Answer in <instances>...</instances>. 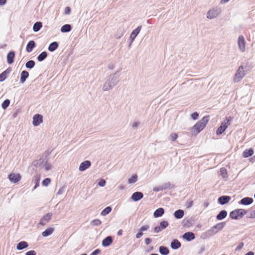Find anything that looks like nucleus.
<instances>
[{
    "label": "nucleus",
    "mask_w": 255,
    "mask_h": 255,
    "mask_svg": "<svg viewBox=\"0 0 255 255\" xmlns=\"http://www.w3.org/2000/svg\"><path fill=\"white\" fill-rule=\"evenodd\" d=\"M226 225V222H220L213 226L211 229L204 232L201 236L202 239H207L222 231Z\"/></svg>",
    "instance_id": "obj_1"
},
{
    "label": "nucleus",
    "mask_w": 255,
    "mask_h": 255,
    "mask_svg": "<svg viewBox=\"0 0 255 255\" xmlns=\"http://www.w3.org/2000/svg\"><path fill=\"white\" fill-rule=\"evenodd\" d=\"M119 74L118 71H117L113 74H111L103 86V90L108 91L112 89L119 83Z\"/></svg>",
    "instance_id": "obj_2"
},
{
    "label": "nucleus",
    "mask_w": 255,
    "mask_h": 255,
    "mask_svg": "<svg viewBox=\"0 0 255 255\" xmlns=\"http://www.w3.org/2000/svg\"><path fill=\"white\" fill-rule=\"evenodd\" d=\"M209 119V115H206L197 122L192 127V134L196 135L200 133L206 127Z\"/></svg>",
    "instance_id": "obj_3"
},
{
    "label": "nucleus",
    "mask_w": 255,
    "mask_h": 255,
    "mask_svg": "<svg viewBox=\"0 0 255 255\" xmlns=\"http://www.w3.org/2000/svg\"><path fill=\"white\" fill-rule=\"evenodd\" d=\"M247 213V210L244 209H236L232 211L229 214V217L233 220H239L242 218Z\"/></svg>",
    "instance_id": "obj_4"
},
{
    "label": "nucleus",
    "mask_w": 255,
    "mask_h": 255,
    "mask_svg": "<svg viewBox=\"0 0 255 255\" xmlns=\"http://www.w3.org/2000/svg\"><path fill=\"white\" fill-rule=\"evenodd\" d=\"M244 66L241 65L238 68L234 77V81L237 82L242 79L246 75L245 71H244Z\"/></svg>",
    "instance_id": "obj_5"
},
{
    "label": "nucleus",
    "mask_w": 255,
    "mask_h": 255,
    "mask_svg": "<svg viewBox=\"0 0 255 255\" xmlns=\"http://www.w3.org/2000/svg\"><path fill=\"white\" fill-rule=\"evenodd\" d=\"M175 187L174 185L170 182H167L163 185L159 186H156L153 188V191L154 192H159L166 189H171Z\"/></svg>",
    "instance_id": "obj_6"
},
{
    "label": "nucleus",
    "mask_w": 255,
    "mask_h": 255,
    "mask_svg": "<svg viewBox=\"0 0 255 255\" xmlns=\"http://www.w3.org/2000/svg\"><path fill=\"white\" fill-rule=\"evenodd\" d=\"M220 12V8L215 7L208 11L207 14V17L210 19L216 18L219 15Z\"/></svg>",
    "instance_id": "obj_7"
},
{
    "label": "nucleus",
    "mask_w": 255,
    "mask_h": 255,
    "mask_svg": "<svg viewBox=\"0 0 255 255\" xmlns=\"http://www.w3.org/2000/svg\"><path fill=\"white\" fill-rule=\"evenodd\" d=\"M169 225V223L167 221L163 220L159 223L158 226H155L153 228V231L155 233H158L163 230L166 229Z\"/></svg>",
    "instance_id": "obj_8"
},
{
    "label": "nucleus",
    "mask_w": 255,
    "mask_h": 255,
    "mask_svg": "<svg viewBox=\"0 0 255 255\" xmlns=\"http://www.w3.org/2000/svg\"><path fill=\"white\" fill-rule=\"evenodd\" d=\"M21 176L19 173H11L7 176V178L10 182L17 183L21 179Z\"/></svg>",
    "instance_id": "obj_9"
},
{
    "label": "nucleus",
    "mask_w": 255,
    "mask_h": 255,
    "mask_svg": "<svg viewBox=\"0 0 255 255\" xmlns=\"http://www.w3.org/2000/svg\"><path fill=\"white\" fill-rule=\"evenodd\" d=\"M43 122V116L42 115L36 114L33 117L32 124L34 127L39 126Z\"/></svg>",
    "instance_id": "obj_10"
},
{
    "label": "nucleus",
    "mask_w": 255,
    "mask_h": 255,
    "mask_svg": "<svg viewBox=\"0 0 255 255\" xmlns=\"http://www.w3.org/2000/svg\"><path fill=\"white\" fill-rule=\"evenodd\" d=\"M238 44L239 49L242 52H244L246 49V42L244 37L243 35H240L238 39Z\"/></svg>",
    "instance_id": "obj_11"
},
{
    "label": "nucleus",
    "mask_w": 255,
    "mask_h": 255,
    "mask_svg": "<svg viewBox=\"0 0 255 255\" xmlns=\"http://www.w3.org/2000/svg\"><path fill=\"white\" fill-rule=\"evenodd\" d=\"M231 199V197L228 195H222L218 199V203L221 205L228 204Z\"/></svg>",
    "instance_id": "obj_12"
},
{
    "label": "nucleus",
    "mask_w": 255,
    "mask_h": 255,
    "mask_svg": "<svg viewBox=\"0 0 255 255\" xmlns=\"http://www.w3.org/2000/svg\"><path fill=\"white\" fill-rule=\"evenodd\" d=\"M52 214L51 213H48L43 216L40 219L39 224L41 226L45 225L51 219Z\"/></svg>",
    "instance_id": "obj_13"
},
{
    "label": "nucleus",
    "mask_w": 255,
    "mask_h": 255,
    "mask_svg": "<svg viewBox=\"0 0 255 255\" xmlns=\"http://www.w3.org/2000/svg\"><path fill=\"white\" fill-rule=\"evenodd\" d=\"M143 197V194L141 192L136 191L134 192L130 199L134 202H137Z\"/></svg>",
    "instance_id": "obj_14"
},
{
    "label": "nucleus",
    "mask_w": 255,
    "mask_h": 255,
    "mask_svg": "<svg viewBox=\"0 0 255 255\" xmlns=\"http://www.w3.org/2000/svg\"><path fill=\"white\" fill-rule=\"evenodd\" d=\"M182 238L187 242H191L195 239V236L193 232H187L182 235Z\"/></svg>",
    "instance_id": "obj_15"
},
{
    "label": "nucleus",
    "mask_w": 255,
    "mask_h": 255,
    "mask_svg": "<svg viewBox=\"0 0 255 255\" xmlns=\"http://www.w3.org/2000/svg\"><path fill=\"white\" fill-rule=\"evenodd\" d=\"M15 52L13 50H10L6 55L7 62L8 64H12L14 62Z\"/></svg>",
    "instance_id": "obj_16"
},
{
    "label": "nucleus",
    "mask_w": 255,
    "mask_h": 255,
    "mask_svg": "<svg viewBox=\"0 0 255 255\" xmlns=\"http://www.w3.org/2000/svg\"><path fill=\"white\" fill-rule=\"evenodd\" d=\"M254 202V200L252 197H246L242 198L239 202V204L243 205H249L252 204Z\"/></svg>",
    "instance_id": "obj_17"
},
{
    "label": "nucleus",
    "mask_w": 255,
    "mask_h": 255,
    "mask_svg": "<svg viewBox=\"0 0 255 255\" xmlns=\"http://www.w3.org/2000/svg\"><path fill=\"white\" fill-rule=\"evenodd\" d=\"M181 244L177 239H173L170 243V248L174 250H176L180 248Z\"/></svg>",
    "instance_id": "obj_18"
},
{
    "label": "nucleus",
    "mask_w": 255,
    "mask_h": 255,
    "mask_svg": "<svg viewBox=\"0 0 255 255\" xmlns=\"http://www.w3.org/2000/svg\"><path fill=\"white\" fill-rule=\"evenodd\" d=\"M113 242V239L112 237L108 236L103 240L102 245L104 247H108L112 244Z\"/></svg>",
    "instance_id": "obj_19"
},
{
    "label": "nucleus",
    "mask_w": 255,
    "mask_h": 255,
    "mask_svg": "<svg viewBox=\"0 0 255 255\" xmlns=\"http://www.w3.org/2000/svg\"><path fill=\"white\" fill-rule=\"evenodd\" d=\"M91 165V163L89 160H85L82 162L79 167V170L80 171H84L89 168Z\"/></svg>",
    "instance_id": "obj_20"
},
{
    "label": "nucleus",
    "mask_w": 255,
    "mask_h": 255,
    "mask_svg": "<svg viewBox=\"0 0 255 255\" xmlns=\"http://www.w3.org/2000/svg\"><path fill=\"white\" fill-rule=\"evenodd\" d=\"M11 71L10 67L7 68L6 70L0 74V82L4 81L8 76Z\"/></svg>",
    "instance_id": "obj_21"
},
{
    "label": "nucleus",
    "mask_w": 255,
    "mask_h": 255,
    "mask_svg": "<svg viewBox=\"0 0 255 255\" xmlns=\"http://www.w3.org/2000/svg\"><path fill=\"white\" fill-rule=\"evenodd\" d=\"M141 28L142 25H139L137 26L135 29L133 30L130 34L129 39H131V40H134L136 37L139 33Z\"/></svg>",
    "instance_id": "obj_22"
},
{
    "label": "nucleus",
    "mask_w": 255,
    "mask_h": 255,
    "mask_svg": "<svg viewBox=\"0 0 255 255\" xmlns=\"http://www.w3.org/2000/svg\"><path fill=\"white\" fill-rule=\"evenodd\" d=\"M165 213L164 208L160 207L156 209L153 213V217L155 218L162 217Z\"/></svg>",
    "instance_id": "obj_23"
},
{
    "label": "nucleus",
    "mask_w": 255,
    "mask_h": 255,
    "mask_svg": "<svg viewBox=\"0 0 255 255\" xmlns=\"http://www.w3.org/2000/svg\"><path fill=\"white\" fill-rule=\"evenodd\" d=\"M36 47V43L33 40H30L27 44L26 46V51L30 53Z\"/></svg>",
    "instance_id": "obj_24"
},
{
    "label": "nucleus",
    "mask_w": 255,
    "mask_h": 255,
    "mask_svg": "<svg viewBox=\"0 0 255 255\" xmlns=\"http://www.w3.org/2000/svg\"><path fill=\"white\" fill-rule=\"evenodd\" d=\"M228 212L225 210H222L216 216V219L218 221H221L226 218L227 216Z\"/></svg>",
    "instance_id": "obj_25"
},
{
    "label": "nucleus",
    "mask_w": 255,
    "mask_h": 255,
    "mask_svg": "<svg viewBox=\"0 0 255 255\" xmlns=\"http://www.w3.org/2000/svg\"><path fill=\"white\" fill-rule=\"evenodd\" d=\"M28 77L29 73L26 70L22 71L20 73V83L23 84Z\"/></svg>",
    "instance_id": "obj_26"
},
{
    "label": "nucleus",
    "mask_w": 255,
    "mask_h": 255,
    "mask_svg": "<svg viewBox=\"0 0 255 255\" xmlns=\"http://www.w3.org/2000/svg\"><path fill=\"white\" fill-rule=\"evenodd\" d=\"M28 247V244L25 241H21L17 245L16 248L18 251L22 250Z\"/></svg>",
    "instance_id": "obj_27"
},
{
    "label": "nucleus",
    "mask_w": 255,
    "mask_h": 255,
    "mask_svg": "<svg viewBox=\"0 0 255 255\" xmlns=\"http://www.w3.org/2000/svg\"><path fill=\"white\" fill-rule=\"evenodd\" d=\"M174 217L177 219L182 218L184 215V211L182 209H178L173 213Z\"/></svg>",
    "instance_id": "obj_28"
},
{
    "label": "nucleus",
    "mask_w": 255,
    "mask_h": 255,
    "mask_svg": "<svg viewBox=\"0 0 255 255\" xmlns=\"http://www.w3.org/2000/svg\"><path fill=\"white\" fill-rule=\"evenodd\" d=\"M254 153V149L252 148L246 149L243 151V156L244 158L249 157L253 155Z\"/></svg>",
    "instance_id": "obj_29"
},
{
    "label": "nucleus",
    "mask_w": 255,
    "mask_h": 255,
    "mask_svg": "<svg viewBox=\"0 0 255 255\" xmlns=\"http://www.w3.org/2000/svg\"><path fill=\"white\" fill-rule=\"evenodd\" d=\"M59 46V43L57 41L51 42L48 46V50L50 52H53L56 50Z\"/></svg>",
    "instance_id": "obj_30"
},
{
    "label": "nucleus",
    "mask_w": 255,
    "mask_h": 255,
    "mask_svg": "<svg viewBox=\"0 0 255 255\" xmlns=\"http://www.w3.org/2000/svg\"><path fill=\"white\" fill-rule=\"evenodd\" d=\"M159 252L162 255H168L169 254V250L167 247L161 246L159 248Z\"/></svg>",
    "instance_id": "obj_31"
},
{
    "label": "nucleus",
    "mask_w": 255,
    "mask_h": 255,
    "mask_svg": "<svg viewBox=\"0 0 255 255\" xmlns=\"http://www.w3.org/2000/svg\"><path fill=\"white\" fill-rule=\"evenodd\" d=\"M72 30V26L69 24L63 25L60 29V31L62 33H67Z\"/></svg>",
    "instance_id": "obj_32"
},
{
    "label": "nucleus",
    "mask_w": 255,
    "mask_h": 255,
    "mask_svg": "<svg viewBox=\"0 0 255 255\" xmlns=\"http://www.w3.org/2000/svg\"><path fill=\"white\" fill-rule=\"evenodd\" d=\"M226 126L223 125L221 123V125L218 127V128L216 130V134L217 135H221L222 134L227 128Z\"/></svg>",
    "instance_id": "obj_33"
},
{
    "label": "nucleus",
    "mask_w": 255,
    "mask_h": 255,
    "mask_svg": "<svg viewBox=\"0 0 255 255\" xmlns=\"http://www.w3.org/2000/svg\"><path fill=\"white\" fill-rule=\"evenodd\" d=\"M54 231V229L53 228H48L42 233V236L44 237H48L51 235L53 233Z\"/></svg>",
    "instance_id": "obj_34"
},
{
    "label": "nucleus",
    "mask_w": 255,
    "mask_h": 255,
    "mask_svg": "<svg viewBox=\"0 0 255 255\" xmlns=\"http://www.w3.org/2000/svg\"><path fill=\"white\" fill-rule=\"evenodd\" d=\"M42 27V23L40 21H37L33 24L32 29L34 32L39 31Z\"/></svg>",
    "instance_id": "obj_35"
},
{
    "label": "nucleus",
    "mask_w": 255,
    "mask_h": 255,
    "mask_svg": "<svg viewBox=\"0 0 255 255\" xmlns=\"http://www.w3.org/2000/svg\"><path fill=\"white\" fill-rule=\"evenodd\" d=\"M192 222H193V220L191 219H184L182 222V224L184 227L189 228L192 226V224H193Z\"/></svg>",
    "instance_id": "obj_36"
},
{
    "label": "nucleus",
    "mask_w": 255,
    "mask_h": 255,
    "mask_svg": "<svg viewBox=\"0 0 255 255\" xmlns=\"http://www.w3.org/2000/svg\"><path fill=\"white\" fill-rule=\"evenodd\" d=\"M48 56V53L46 51H43L40 53L37 57V59L39 62H41L45 60Z\"/></svg>",
    "instance_id": "obj_37"
},
{
    "label": "nucleus",
    "mask_w": 255,
    "mask_h": 255,
    "mask_svg": "<svg viewBox=\"0 0 255 255\" xmlns=\"http://www.w3.org/2000/svg\"><path fill=\"white\" fill-rule=\"evenodd\" d=\"M35 65V62L33 60H29L27 61L25 63V67L27 69H32Z\"/></svg>",
    "instance_id": "obj_38"
},
{
    "label": "nucleus",
    "mask_w": 255,
    "mask_h": 255,
    "mask_svg": "<svg viewBox=\"0 0 255 255\" xmlns=\"http://www.w3.org/2000/svg\"><path fill=\"white\" fill-rule=\"evenodd\" d=\"M112 210V208L111 206H107L101 212V215L103 216H106L109 214Z\"/></svg>",
    "instance_id": "obj_39"
},
{
    "label": "nucleus",
    "mask_w": 255,
    "mask_h": 255,
    "mask_svg": "<svg viewBox=\"0 0 255 255\" xmlns=\"http://www.w3.org/2000/svg\"><path fill=\"white\" fill-rule=\"evenodd\" d=\"M123 33H124V28L120 27L118 29L116 34H115V37L117 39H120L123 35Z\"/></svg>",
    "instance_id": "obj_40"
},
{
    "label": "nucleus",
    "mask_w": 255,
    "mask_h": 255,
    "mask_svg": "<svg viewBox=\"0 0 255 255\" xmlns=\"http://www.w3.org/2000/svg\"><path fill=\"white\" fill-rule=\"evenodd\" d=\"M233 120V117L229 116L227 117L226 119L222 123L223 125L227 126L228 128L230 125L231 122Z\"/></svg>",
    "instance_id": "obj_41"
},
{
    "label": "nucleus",
    "mask_w": 255,
    "mask_h": 255,
    "mask_svg": "<svg viewBox=\"0 0 255 255\" xmlns=\"http://www.w3.org/2000/svg\"><path fill=\"white\" fill-rule=\"evenodd\" d=\"M220 174L223 178H227L228 177V172L226 168L222 167L220 169Z\"/></svg>",
    "instance_id": "obj_42"
},
{
    "label": "nucleus",
    "mask_w": 255,
    "mask_h": 255,
    "mask_svg": "<svg viewBox=\"0 0 255 255\" xmlns=\"http://www.w3.org/2000/svg\"><path fill=\"white\" fill-rule=\"evenodd\" d=\"M137 180V176L136 174H133L128 179V183L132 184L136 182Z\"/></svg>",
    "instance_id": "obj_43"
},
{
    "label": "nucleus",
    "mask_w": 255,
    "mask_h": 255,
    "mask_svg": "<svg viewBox=\"0 0 255 255\" xmlns=\"http://www.w3.org/2000/svg\"><path fill=\"white\" fill-rule=\"evenodd\" d=\"M10 101L9 99H5L1 104V108L5 110L9 105Z\"/></svg>",
    "instance_id": "obj_44"
},
{
    "label": "nucleus",
    "mask_w": 255,
    "mask_h": 255,
    "mask_svg": "<svg viewBox=\"0 0 255 255\" xmlns=\"http://www.w3.org/2000/svg\"><path fill=\"white\" fill-rule=\"evenodd\" d=\"M51 179L49 178H46L42 181V185L43 186H48L51 182Z\"/></svg>",
    "instance_id": "obj_45"
},
{
    "label": "nucleus",
    "mask_w": 255,
    "mask_h": 255,
    "mask_svg": "<svg viewBox=\"0 0 255 255\" xmlns=\"http://www.w3.org/2000/svg\"><path fill=\"white\" fill-rule=\"evenodd\" d=\"M178 136L177 133H172L170 134L169 139L170 140L174 141L177 138Z\"/></svg>",
    "instance_id": "obj_46"
},
{
    "label": "nucleus",
    "mask_w": 255,
    "mask_h": 255,
    "mask_svg": "<svg viewBox=\"0 0 255 255\" xmlns=\"http://www.w3.org/2000/svg\"><path fill=\"white\" fill-rule=\"evenodd\" d=\"M48 159H47L45 161V163L44 164L43 166H44L45 171H49L51 168V165L50 163H48Z\"/></svg>",
    "instance_id": "obj_47"
},
{
    "label": "nucleus",
    "mask_w": 255,
    "mask_h": 255,
    "mask_svg": "<svg viewBox=\"0 0 255 255\" xmlns=\"http://www.w3.org/2000/svg\"><path fill=\"white\" fill-rule=\"evenodd\" d=\"M102 222L99 219H94L91 222V225L94 226H98L101 224Z\"/></svg>",
    "instance_id": "obj_48"
},
{
    "label": "nucleus",
    "mask_w": 255,
    "mask_h": 255,
    "mask_svg": "<svg viewBox=\"0 0 255 255\" xmlns=\"http://www.w3.org/2000/svg\"><path fill=\"white\" fill-rule=\"evenodd\" d=\"M40 180V176L36 177L34 179V189H35L39 186V182Z\"/></svg>",
    "instance_id": "obj_49"
},
{
    "label": "nucleus",
    "mask_w": 255,
    "mask_h": 255,
    "mask_svg": "<svg viewBox=\"0 0 255 255\" xmlns=\"http://www.w3.org/2000/svg\"><path fill=\"white\" fill-rule=\"evenodd\" d=\"M199 116V114L197 112H194L191 114V118L193 120L195 121L198 119Z\"/></svg>",
    "instance_id": "obj_50"
},
{
    "label": "nucleus",
    "mask_w": 255,
    "mask_h": 255,
    "mask_svg": "<svg viewBox=\"0 0 255 255\" xmlns=\"http://www.w3.org/2000/svg\"><path fill=\"white\" fill-rule=\"evenodd\" d=\"M106 180L102 178L100 179L98 182V185L101 187H104L106 185Z\"/></svg>",
    "instance_id": "obj_51"
},
{
    "label": "nucleus",
    "mask_w": 255,
    "mask_h": 255,
    "mask_svg": "<svg viewBox=\"0 0 255 255\" xmlns=\"http://www.w3.org/2000/svg\"><path fill=\"white\" fill-rule=\"evenodd\" d=\"M52 150H51L50 149L46 150L43 153V155L42 156L43 157L45 158V159H48V156L50 155V154L51 153Z\"/></svg>",
    "instance_id": "obj_52"
},
{
    "label": "nucleus",
    "mask_w": 255,
    "mask_h": 255,
    "mask_svg": "<svg viewBox=\"0 0 255 255\" xmlns=\"http://www.w3.org/2000/svg\"><path fill=\"white\" fill-rule=\"evenodd\" d=\"M46 159H45V158L43 157V156L40 157L38 160H37L39 163V165L41 166L42 165H44Z\"/></svg>",
    "instance_id": "obj_53"
},
{
    "label": "nucleus",
    "mask_w": 255,
    "mask_h": 255,
    "mask_svg": "<svg viewBox=\"0 0 255 255\" xmlns=\"http://www.w3.org/2000/svg\"><path fill=\"white\" fill-rule=\"evenodd\" d=\"M193 205V201L191 200V201H187V202L186 203V204H185V206L187 208H190L192 207Z\"/></svg>",
    "instance_id": "obj_54"
},
{
    "label": "nucleus",
    "mask_w": 255,
    "mask_h": 255,
    "mask_svg": "<svg viewBox=\"0 0 255 255\" xmlns=\"http://www.w3.org/2000/svg\"><path fill=\"white\" fill-rule=\"evenodd\" d=\"M65 186H63L62 187H61L59 189L58 191L57 192V195H60L64 193V192L65 191Z\"/></svg>",
    "instance_id": "obj_55"
},
{
    "label": "nucleus",
    "mask_w": 255,
    "mask_h": 255,
    "mask_svg": "<svg viewBox=\"0 0 255 255\" xmlns=\"http://www.w3.org/2000/svg\"><path fill=\"white\" fill-rule=\"evenodd\" d=\"M244 246V243L243 242L240 243L239 244V245H238V246L236 247L235 251H239L241 250L243 248Z\"/></svg>",
    "instance_id": "obj_56"
},
{
    "label": "nucleus",
    "mask_w": 255,
    "mask_h": 255,
    "mask_svg": "<svg viewBox=\"0 0 255 255\" xmlns=\"http://www.w3.org/2000/svg\"><path fill=\"white\" fill-rule=\"evenodd\" d=\"M246 217L247 218L253 219L255 218V210L250 213L249 215H248Z\"/></svg>",
    "instance_id": "obj_57"
},
{
    "label": "nucleus",
    "mask_w": 255,
    "mask_h": 255,
    "mask_svg": "<svg viewBox=\"0 0 255 255\" xmlns=\"http://www.w3.org/2000/svg\"><path fill=\"white\" fill-rule=\"evenodd\" d=\"M149 228V226L148 225H144L141 226L139 229L142 232L147 231Z\"/></svg>",
    "instance_id": "obj_58"
},
{
    "label": "nucleus",
    "mask_w": 255,
    "mask_h": 255,
    "mask_svg": "<svg viewBox=\"0 0 255 255\" xmlns=\"http://www.w3.org/2000/svg\"><path fill=\"white\" fill-rule=\"evenodd\" d=\"M143 234V232H142L141 230L138 229V232L137 233V234L135 235V237L136 239H139L140 238H141Z\"/></svg>",
    "instance_id": "obj_59"
},
{
    "label": "nucleus",
    "mask_w": 255,
    "mask_h": 255,
    "mask_svg": "<svg viewBox=\"0 0 255 255\" xmlns=\"http://www.w3.org/2000/svg\"><path fill=\"white\" fill-rule=\"evenodd\" d=\"M101 251L99 249H96L91 253L90 255H98L101 253Z\"/></svg>",
    "instance_id": "obj_60"
},
{
    "label": "nucleus",
    "mask_w": 255,
    "mask_h": 255,
    "mask_svg": "<svg viewBox=\"0 0 255 255\" xmlns=\"http://www.w3.org/2000/svg\"><path fill=\"white\" fill-rule=\"evenodd\" d=\"M36 253L34 250H30L25 253V255H36Z\"/></svg>",
    "instance_id": "obj_61"
},
{
    "label": "nucleus",
    "mask_w": 255,
    "mask_h": 255,
    "mask_svg": "<svg viewBox=\"0 0 255 255\" xmlns=\"http://www.w3.org/2000/svg\"><path fill=\"white\" fill-rule=\"evenodd\" d=\"M71 8L69 6H66L65 8L64 13L65 14H69L71 12Z\"/></svg>",
    "instance_id": "obj_62"
},
{
    "label": "nucleus",
    "mask_w": 255,
    "mask_h": 255,
    "mask_svg": "<svg viewBox=\"0 0 255 255\" xmlns=\"http://www.w3.org/2000/svg\"><path fill=\"white\" fill-rule=\"evenodd\" d=\"M144 242H145V244L146 245H148L151 243L152 240H151V239H150L149 238H146L145 239Z\"/></svg>",
    "instance_id": "obj_63"
},
{
    "label": "nucleus",
    "mask_w": 255,
    "mask_h": 255,
    "mask_svg": "<svg viewBox=\"0 0 255 255\" xmlns=\"http://www.w3.org/2000/svg\"><path fill=\"white\" fill-rule=\"evenodd\" d=\"M32 165L35 167H37L39 165V163L37 160H35L32 162Z\"/></svg>",
    "instance_id": "obj_64"
}]
</instances>
